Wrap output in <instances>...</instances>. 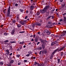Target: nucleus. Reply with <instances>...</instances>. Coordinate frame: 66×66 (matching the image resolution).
<instances>
[{
    "label": "nucleus",
    "instance_id": "nucleus-50",
    "mask_svg": "<svg viewBox=\"0 0 66 66\" xmlns=\"http://www.w3.org/2000/svg\"><path fill=\"white\" fill-rule=\"evenodd\" d=\"M28 18V16H25V19H27Z\"/></svg>",
    "mask_w": 66,
    "mask_h": 66
},
{
    "label": "nucleus",
    "instance_id": "nucleus-44",
    "mask_svg": "<svg viewBox=\"0 0 66 66\" xmlns=\"http://www.w3.org/2000/svg\"><path fill=\"white\" fill-rule=\"evenodd\" d=\"M11 0H9V3H11Z\"/></svg>",
    "mask_w": 66,
    "mask_h": 66
},
{
    "label": "nucleus",
    "instance_id": "nucleus-28",
    "mask_svg": "<svg viewBox=\"0 0 66 66\" xmlns=\"http://www.w3.org/2000/svg\"><path fill=\"white\" fill-rule=\"evenodd\" d=\"M51 36H52V37H53V38H54V37H55V35H54L52 34Z\"/></svg>",
    "mask_w": 66,
    "mask_h": 66
},
{
    "label": "nucleus",
    "instance_id": "nucleus-55",
    "mask_svg": "<svg viewBox=\"0 0 66 66\" xmlns=\"http://www.w3.org/2000/svg\"><path fill=\"white\" fill-rule=\"evenodd\" d=\"M40 44V42H38L37 43V45H38V44Z\"/></svg>",
    "mask_w": 66,
    "mask_h": 66
},
{
    "label": "nucleus",
    "instance_id": "nucleus-20",
    "mask_svg": "<svg viewBox=\"0 0 66 66\" xmlns=\"http://www.w3.org/2000/svg\"><path fill=\"white\" fill-rule=\"evenodd\" d=\"M54 43L55 44H59V42H57V41L56 40L55 42H54Z\"/></svg>",
    "mask_w": 66,
    "mask_h": 66
},
{
    "label": "nucleus",
    "instance_id": "nucleus-58",
    "mask_svg": "<svg viewBox=\"0 0 66 66\" xmlns=\"http://www.w3.org/2000/svg\"><path fill=\"white\" fill-rule=\"evenodd\" d=\"M35 36H36V35H34L33 36V37L34 38H35Z\"/></svg>",
    "mask_w": 66,
    "mask_h": 66
},
{
    "label": "nucleus",
    "instance_id": "nucleus-53",
    "mask_svg": "<svg viewBox=\"0 0 66 66\" xmlns=\"http://www.w3.org/2000/svg\"><path fill=\"white\" fill-rule=\"evenodd\" d=\"M27 61H28V60H24V62H27Z\"/></svg>",
    "mask_w": 66,
    "mask_h": 66
},
{
    "label": "nucleus",
    "instance_id": "nucleus-18",
    "mask_svg": "<svg viewBox=\"0 0 66 66\" xmlns=\"http://www.w3.org/2000/svg\"><path fill=\"white\" fill-rule=\"evenodd\" d=\"M48 32V30H45L44 31V33H47Z\"/></svg>",
    "mask_w": 66,
    "mask_h": 66
},
{
    "label": "nucleus",
    "instance_id": "nucleus-38",
    "mask_svg": "<svg viewBox=\"0 0 66 66\" xmlns=\"http://www.w3.org/2000/svg\"><path fill=\"white\" fill-rule=\"evenodd\" d=\"M56 23L55 24V23H52V25H56Z\"/></svg>",
    "mask_w": 66,
    "mask_h": 66
},
{
    "label": "nucleus",
    "instance_id": "nucleus-52",
    "mask_svg": "<svg viewBox=\"0 0 66 66\" xmlns=\"http://www.w3.org/2000/svg\"><path fill=\"white\" fill-rule=\"evenodd\" d=\"M64 54V53H61V56H63V55Z\"/></svg>",
    "mask_w": 66,
    "mask_h": 66
},
{
    "label": "nucleus",
    "instance_id": "nucleus-14",
    "mask_svg": "<svg viewBox=\"0 0 66 66\" xmlns=\"http://www.w3.org/2000/svg\"><path fill=\"white\" fill-rule=\"evenodd\" d=\"M30 10L32 11V10H33V9H34V6L32 5L30 7Z\"/></svg>",
    "mask_w": 66,
    "mask_h": 66
},
{
    "label": "nucleus",
    "instance_id": "nucleus-48",
    "mask_svg": "<svg viewBox=\"0 0 66 66\" xmlns=\"http://www.w3.org/2000/svg\"><path fill=\"white\" fill-rule=\"evenodd\" d=\"M56 14L57 15V16H59V13H57V12H56Z\"/></svg>",
    "mask_w": 66,
    "mask_h": 66
},
{
    "label": "nucleus",
    "instance_id": "nucleus-6",
    "mask_svg": "<svg viewBox=\"0 0 66 66\" xmlns=\"http://www.w3.org/2000/svg\"><path fill=\"white\" fill-rule=\"evenodd\" d=\"M16 19L17 20V22H19L20 21L19 20L20 19H19V15H16Z\"/></svg>",
    "mask_w": 66,
    "mask_h": 66
},
{
    "label": "nucleus",
    "instance_id": "nucleus-11",
    "mask_svg": "<svg viewBox=\"0 0 66 66\" xmlns=\"http://www.w3.org/2000/svg\"><path fill=\"white\" fill-rule=\"evenodd\" d=\"M47 24H51V26H52V22L51 21H49L47 22Z\"/></svg>",
    "mask_w": 66,
    "mask_h": 66
},
{
    "label": "nucleus",
    "instance_id": "nucleus-19",
    "mask_svg": "<svg viewBox=\"0 0 66 66\" xmlns=\"http://www.w3.org/2000/svg\"><path fill=\"white\" fill-rule=\"evenodd\" d=\"M54 54L53 53L51 55V58H52L53 57Z\"/></svg>",
    "mask_w": 66,
    "mask_h": 66
},
{
    "label": "nucleus",
    "instance_id": "nucleus-47",
    "mask_svg": "<svg viewBox=\"0 0 66 66\" xmlns=\"http://www.w3.org/2000/svg\"><path fill=\"white\" fill-rule=\"evenodd\" d=\"M64 20H66V18L65 17H64Z\"/></svg>",
    "mask_w": 66,
    "mask_h": 66
},
{
    "label": "nucleus",
    "instance_id": "nucleus-56",
    "mask_svg": "<svg viewBox=\"0 0 66 66\" xmlns=\"http://www.w3.org/2000/svg\"><path fill=\"white\" fill-rule=\"evenodd\" d=\"M35 5V3H33V4H32V5Z\"/></svg>",
    "mask_w": 66,
    "mask_h": 66
},
{
    "label": "nucleus",
    "instance_id": "nucleus-22",
    "mask_svg": "<svg viewBox=\"0 0 66 66\" xmlns=\"http://www.w3.org/2000/svg\"><path fill=\"white\" fill-rule=\"evenodd\" d=\"M47 35H50V34H51V32H49V30H48V31L47 32Z\"/></svg>",
    "mask_w": 66,
    "mask_h": 66
},
{
    "label": "nucleus",
    "instance_id": "nucleus-24",
    "mask_svg": "<svg viewBox=\"0 0 66 66\" xmlns=\"http://www.w3.org/2000/svg\"><path fill=\"white\" fill-rule=\"evenodd\" d=\"M28 53H29V54H32V52L31 51H30L29 52H28Z\"/></svg>",
    "mask_w": 66,
    "mask_h": 66
},
{
    "label": "nucleus",
    "instance_id": "nucleus-16",
    "mask_svg": "<svg viewBox=\"0 0 66 66\" xmlns=\"http://www.w3.org/2000/svg\"><path fill=\"white\" fill-rule=\"evenodd\" d=\"M55 45L54 42H53L51 44V46H55Z\"/></svg>",
    "mask_w": 66,
    "mask_h": 66
},
{
    "label": "nucleus",
    "instance_id": "nucleus-32",
    "mask_svg": "<svg viewBox=\"0 0 66 66\" xmlns=\"http://www.w3.org/2000/svg\"><path fill=\"white\" fill-rule=\"evenodd\" d=\"M57 61H58V63H60V59H58Z\"/></svg>",
    "mask_w": 66,
    "mask_h": 66
},
{
    "label": "nucleus",
    "instance_id": "nucleus-12",
    "mask_svg": "<svg viewBox=\"0 0 66 66\" xmlns=\"http://www.w3.org/2000/svg\"><path fill=\"white\" fill-rule=\"evenodd\" d=\"M45 45L44 44H42L41 45L43 49H44V48H45Z\"/></svg>",
    "mask_w": 66,
    "mask_h": 66
},
{
    "label": "nucleus",
    "instance_id": "nucleus-33",
    "mask_svg": "<svg viewBox=\"0 0 66 66\" xmlns=\"http://www.w3.org/2000/svg\"><path fill=\"white\" fill-rule=\"evenodd\" d=\"M30 14L31 15H33V12H32V11H30Z\"/></svg>",
    "mask_w": 66,
    "mask_h": 66
},
{
    "label": "nucleus",
    "instance_id": "nucleus-30",
    "mask_svg": "<svg viewBox=\"0 0 66 66\" xmlns=\"http://www.w3.org/2000/svg\"><path fill=\"white\" fill-rule=\"evenodd\" d=\"M20 44H24V42L23 41L21 42H20L19 43Z\"/></svg>",
    "mask_w": 66,
    "mask_h": 66
},
{
    "label": "nucleus",
    "instance_id": "nucleus-9",
    "mask_svg": "<svg viewBox=\"0 0 66 66\" xmlns=\"http://www.w3.org/2000/svg\"><path fill=\"white\" fill-rule=\"evenodd\" d=\"M19 22L20 23H21V24H22V25H23L25 24L24 22L23 21H20Z\"/></svg>",
    "mask_w": 66,
    "mask_h": 66
},
{
    "label": "nucleus",
    "instance_id": "nucleus-15",
    "mask_svg": "<svg viewBox=\"0 0 66 66\" xmlns=\"http://www.w3.org/2000/svg\"><path fill=\"white\" fill-rule=\"evenodd\" d=\"M22 46L20 47L19 48H18L17 49V51H20V50L21 49H22Z\"/></svg>",
    "mask_w": 66,
    "mask_h": 66
},
{
    "label": "nucleus",
    "instance_id": "nucleus-41",
    "mask_svg": "<svg viewBox=\"0 0 66 66\" xmlns=\"http://www.w3.org/2000/svg\"><path fill=\"white\" fill-rule=\"evenodd\" d=\"M30 54H27L26 56H29L30 55Z\"/></svg>",
    "mask_w": 66,
    "mask_h": 66
},
{
    "label": "nucleus",
    "instance_id": "nucleus-45",
    "mask_svg": "<svg viewBox=\"0 0 66 66\" xmlns=\"http://www.w3.org/2000/svg\"><path fill=\"white\" fill-rule=\"evenodd\" d=\"M35 42H38V40H37V39H36L35 40Z\"/></svg>",
    "mask_w": 66,
    "mask_h": 66
},
{
    "label": "nucleus",
    "instance_id": "nucleus-34",
    "mask_svg": "<svg viewBox=\"0 0 66 66\" xmlns=\"http://www.w3.org/2000/svg\"><path fill=\"white\" fill-rule=\"evenodd\" d=\"M6 52H7L8 53V54H9V53H10L9 50H6Z\"/></svg>",
    "mask_w": 66,
    "mask_h": 66
},
{
    "label": "nucleus",
    "instance_id": "nucleus-17",
    "mask_svg": "<svg viewBox=\"0 0 66 66\" xmlns=\"http://www.w3.org/2000/svg\"><path fill=\"white\" fill-rule=\"evenodd\" d=\"M17 26L18 28H20V27H21V25L19 24H17Z\"/></svg>",
    "mask_w": 66,
    "mask_h": 66
},
{
    "label": "nucleus",
    "instance_id": "nucleus-21",
    "mask_svg": "<svg viewBox=\"0 0 66 66\" xmlns=\"http://www.w3.org/2000/svg\"><path fill=\"white\" fill-rule=\"evenodd\" d=\"M14 32H15V29H13L12 31V34H14Z\"/></svg>",
    "mask_w": 66,
    "mask_h": 66
},
{
    "label": "nucleus",
    "instance_id": "nucleus-3",
    "mask_svg": "<svg viewBox=\"0 0 66 66\" xmlns=\"http://www.w3.org/2000/svg\"><path fill=\"white\" fill-rule=\"evenodd\" d=\"M39 40L42 43H42H43V44H44V45H45V44H46L45 43H47L46 40H43L42 39H40V38H39Z\"/></svg>",
    "mask_w": 66,
    "mask_h": 66
},
{
    "label": "nucleus",
    "instance_id": "nucleus-8",
    "mask_svg": "<svg viewBox=\"0 0 66 66\" xmlns=\"http://www.w3.org/2000/svg\"><path fill=\"white\" fill-rule=\"evenodd\" d=\"M62 7H64V6H66V4L64 2L62 3Z\"/></svg>",
    "mask_w": 66,
    "mask_h": 66
},
{
    "label": "nucleus",
    "instance_id": "nucleus-42",
    "mask_svg": "<svg viewBox=\"0 0 66 66\" xmlns=\"http://www.w3.org/2000/svg\"><path fill=\"white\" fill-rule=\"evenodd\" d=\"M12 22H13V23H15V22H16V21L15 20H12Z\"/></svg>",
    "mask_w": 66,
    "mask_h": 66
},
{
    "label": "nucleus",
    "instance_id": "nucleus-46",
    "mask_svg": "<svg viewBox=\"0 0 66 66\" xmlns=\"http://www.w3.org/2000/svg\"><path fill=\"white\" fill-rule=\"evenodd\" d=\"M18 5V4L17 3H16L15 4V6H17Z\"/></svg>",
    "mask_w": 66,
    "mask_h": 66
},
{
    "label": "nucleus",
    "instance_id": "nucleus-60",
    "mask_svg": "<svg viewBox=\"0 0 66 66\" xmlns=\"http://www.w3.org/2000/svg\"><path fill=\"white\" fill-rule=\"evenodd\" d=\"M51 13H53V11L52 10L51 11Z\"/></svg>",
    "mask_w": 66,
    "mask_h": 66
},
{
    "label": "nucleus",
    "instance_id": "nucleus-54",
    "mask_svg": "<svg viewBox=\"0 0 66 66\" xmlns=\"http://www.w3.org/2000/svg\"><path fill=\"white\" fill-rule=\"evenodd\" d=\"M60 22H61L62 21H63V20L62 19H60Z\"/></svg>",
    "mask_w": 66,
    "mask_h": 66
},
{
    "label": "nucleus",
    "instance_id": "nucleus-57",
    "mask_svg": "<svg viewBox=\"0 0 66 66\" xmlns=\"http://www.w3.org/2000/svg\"><path fill=\"white\" fill-rule=\"evenodd\" d=\"M6 65L8 66H11V64H6Z\"/></svg>",
    "mask_w": 66,
    "mask_h": 66
},
{
    "label": "nucleus",
    "instance_id": "nucleus-64",
    "mask_svg": "<svg viewBox=\"0 0 66 66\" xmlns=\"http://www.w3.org/2000/svg\"><path fill=\"white\" fill-rule=\"evenodd\" d=\"M41 66H44V64H41Z\"/></svg>",
    "mask_w": 66,
    "mask_h": 66
},
{
    "label": "nucleus",
    "instance_id": "nucleus-62",
    "mask_svg": "<svg viewBox=\"0 0 66 66\" xmlns=\"http://www.w3.org/2000/svg\"><path fill=\"white\" fill-rule=\"evenodd\" d=\"M10 48H11V49H12V46H10Z\"/></svg>",
    "mask_w": 66,
    "mask_h": 66
},
{
    "label": "nucleus",
    "instance_id": "nucleus-1",
    "mask_svg": "<svg viewBox=\"0 0 66 66\" xmlns=\"http://www.w3.org/2000/svg\"><path fill=\"white\" fill-rule=\"evenodd\" d=\"M66 33V31H63V33L61 35H59L58 36V38L60 39H63V37L65 35Z\"/></svg>",
    "mask_w": 66,
    "mask_h": 66
},
{
    "label": "nucleus",
    "instance_id": "nucleus-63",
    "mask_svg": "<svg viewBox=\"0 0 66 66\" xmlns=\"http://www.w3.org/2000/svg\"><path fill=\"white\" fill-rule=\"evenodd\" d=\"M38 66H41V65L39 64H38Z\"/></svg>",
    "mask_w": 66,
    "mask_h": 66
},
{
    "label": "nucleus",
    "instance_id": "nucleus-43",
    "mask_svg": "<svg viewBox=\"0 0 66 66\" xmlns=\"http://www.w3.org/2000/svg\"><path fill=\"white\" fill-rule=\"evenodd\" d=\"M42 47H39L38 49V50H42Z\"/></svg>",
    "mask_w": 66,
    "mask_h": 66
},
{
    "label": "nucleus",
    "instance_id": "nucleus-29",
    "mask_svg": "<svg viewBox=\"0 0 66 66\" xmlns=\"http://www.w3.org/2000/svg\"><path fill=\"white\" fill-rule=\"evenodd\" d=\"M51 26V25H47V28H50V27H51V26Z\"/></svg>",
    "mask_w": 66,
    "mask_h": 66
},
{
    "label": "nucleus",
    "instance_id": "nucleus-27",
    "mask_svg": "<svg viewBox=\"0 0 66 66\" xmlns=\"http://www.w3.org/2000/svg\"><path fill=\"white\" fill-rule=\"evenodd\" d=\"M63 50V47L61 48L58 51H61V50Z\"/></svg>",
    "mask_w": 66,
    "mask_h": 66
},
{
    "label": "nucleus",
    "instance_id": "nucleus-13",
    "mask_svg": "<svg viewBox=\"0 0 66 66\" xmlns=\"http://www.w3.org/2000/svg\"><path fill=\"white\" fill-rule=\"evenodd\" d=\"M59 50V48H58L56 49L53 52V53H54H54H55V52H56V51H58V50Z\"/></svg>",
    "mask_w": 66,
    "mask_h": 66
},
{
    "label": "nucleus",
    "instance_id": "nucleus-37",
    "mask_svg": "<svg viewBox=\"0 0 66 66\" xmlns=\"http://www.w3.org/2000/svg\"><path fill=\"white\" fill-rule=\"evenodd\" d=\"M20 11L21 12H23V10L22 9H20Z\"/></svg>",
    "mask_w": 66,
    "mask_h": 66
},
{
    "label": "nucleus",
    "instance_id": "nucleus-7",
    "mask_svg": "<svg viewBox=\"0 0 66 66\" xmlns=\"http://www.w3.org/2000/svg\"><path fill=\"white\" fill-rule=\"evenodd\" d=\"M35 26H41V23H39L38 22H36L35 23Z\"/></svg>",
    "mask_w": 66,
    "mask_h": 66
},
{
    "label": "nucleus",
    "instance_id": "nucleus-26",
    "mask_svg": "<svg viewBox=\"0 0 66 66\" xmlns=\"http://www.w3.org/2000/svg\"><path fill=\"white\" fill-rule=\"evenodd\" d=\"M4 35L6 36L8 34L6 32H5L4 33Z\"/></svg>",
    "mask_w": 66,
    "mask_h": 66
},
{
    "label": "nucleus",
    "instance_id": "nucleus-5",
    "mask_svg": "<svg viewBox=\"0 0 66 66\" xmlns=\"http://www.w3.org/2000/svg\"><path fill=\"white\" fill-rule=\"evenodd\" d=\"M46 10L44 9V8L41 11V13L42 14H44L45 13H46Z\"/></svg>",
    "mask_w": 66,
    "mask_h": 66
},
{
    "label": "nucleus",
    "instance_id": "nucleus-2",
    "mask_svg": "<svg viewBox=\"0 0 66 66\" xmlns=\"http://www.w3.org/2000/svg\"><path fill=\"white\" fill-rule=\"evenodd\" d=\"M10 10H11V7L9 6V9L7 11V16L8 17H11L12 16V15H10Z\"/></svg>",
    "mask_w": 66,
    "mask_h": 66
},
{
    "label": "nucleus",
    "instance_id": "nucleus-25",
    "mask_svg": "<svg viewBox=\"0 0 66 66\" xmlns=\"http://www.w3.org/2000/svg\"><path fill=\"white\" fill-rule=\"evenodd\" d=\"M14 62V60H11L10 61V64H12Z\"/></svg>",
    "mask_w": 66,
    "mask_h": 66
},
{
    "label": "nucleus",
    "instance_id": "nucleus-51",
    "mask_svg": "<svg viewBox=\"0 0 66 66\" xmlns=\"http://www.w3.org/2000/svg\"><path fill=\"white\" fill-rule=\"evenodd\" d=\"M45 13H46V14L47 15H48L49 14V13L48 12H46Z\"/></svg>",
    "mask_w": 66,
    "mask_h": 66
},
{
    "label": "nucleus",
    "instance_id": "nucleus-59",
    "mask_svg": "<svg viewBox=\"0 0 66 66\" xmlns=\"http://www.w3.org/2000/svg\"><path fill=\"white\" fill-rule=\"evenodd\" d=\"M28 12H29V11L28 10L26 11V13H27V14H28Z\"/></svg>",
    "mask_w": 66,
    "mask_h": 66
},
{
    "label": "nucleus",
    "instance_id": "nucleus-39",
    "mask_svg": "<svg viewBox=\"0 0 66 66\" xmlns=\"http://www.w3.org/2000/svg\"><path fill=\"white\" fill-rule=\"evenodd\" d=\"M20 56V55H16V56L17 57H19Z\"/></svg>",
    "mask_w": 66,
    "mask_h": 66
},
{
    "label": "nucleus",
    "instance_id": "nucleus-31",
    "mask_svg": "<svg viewBox=\"0 0 66 66\" xmlns=\"http://www.w3.org/2000/svg\"><path fill=\"white\" fill-rule=\"evenodd\" d=\"M0 63L1 65H3V62H0Z\"/></svg>",
    "mask_w": 66,
    "mask_h": 66
},
{
    "label": "nucleus",
    "instance_id": "nucleus-40",
    "mask_svg": "<svg viewBox=\"0 0 66 66\" xmlns=\"http://www.w3.org/2000/svg\"><path fill=\"white\" fill-rule=\"evenodd\" d=\"M4 43H7V42H9V41L8 40H6L4 41Z\"/></svg>",
    "mask_w": 66,
    "mask_h": 66
},
{
    "label": "nucleus",
    "instance_id": "nucleus-4",
    "mask_svg": "<svg viewBox=\"0 0 66 66\" xmlns=\"http://www.w3.org/2000/svg\"><path fill=\"white\" fill-rule=\"evenodd\" d=\"M51 17H52V19H53L54 18V15H50V16H48L47 18H46V20H48Z\"/></svg>",
    "mask_w": 66,
    "mask_h": 66
},
{
    "label": "nucleus",
    "instance_id": "nucleus-10",
    "mask_svg": "<svg viewBox=\"0 0 66 66\" xmlns=\"http://www.w3.org/2000/svg\"><path fill=\"white\" fill-rule=\"evenodd\" d=\"M49 6H46L45 8H44V9H45V10H46L47 11V9H49Z\"/></svg>",
    "mask_w": 66,
    "mask_h": 66
},
{
    "label": "nucleus",
    "instance_id": "nucleus-61",
    "mask_svg": "<svg viewBox=\"0 0 66 66\" xmlns=\"http://www.w3.org/2000/svg\"><path fill=\"white\" fill-rule=\"evenodd\" d=\"M63 1V0H60V2H62Z\"/></svg>",
    "mask_w": 66,
    "mask_h": 66
},
{
    "label": "nucleus",
    "instance_id": "nucleus-49",
    "mask_svg": "<svg viewBox=\"0 0 66 66\" xmlns=\"http://www.w3.org/2000/svg\"><path fill=\"white\" fill-rule=\"evenodd\" d=\"M63 22H64V23H66V20H64Z\"/></svg>",
    "mask_w": 66,
    "mask_h": 66
},
{
    "label": "nucleus",
    "instance_id": "nucleus-35",
    "mask_svg": "<svg viewBox=\"0 0 66 66\" xmlns=\"http://www.w3.org/2000/svg\"><path fill=\"white\" fill-rule=\"evenodd\" d=\"M37 64H38V63L37 62H35V64H34L35 65H37Z\"/></svg>",
    "mask_w": 66,
    "mask_h": 66
},
{
    "label": "nucleus",
    "instance_id": "nucleus-23",
    "mask_svg": "<svg viewBox=\"0 0 66 66\" xmlns=\"http://www.w3.org/2000/svg\"><path fill=\"white\" fill-rule=\"evenodd\" d=\"M36 14L37 15H39V14H40V12H37L36 13Z\"/></svg>",
    "mask_w": 66,
    "mask_h": 66
},
{
    "label": "nucleus",
    "instance_id": "nucleus-36",
    "mask_svg": "<svg viewBox=\"0 0 66 66\" xmlns=\"http://www.w3.org/2000/svg\"><path fill=\"white\" fill-rule=\"evenodd\" d=\"M10 43H11L12 44H13V43H16V42L15 41H13L12 42H11Z\"/></svg>",
    "mask_w": 66,
    "mask_h": 66
}]
</instances>
